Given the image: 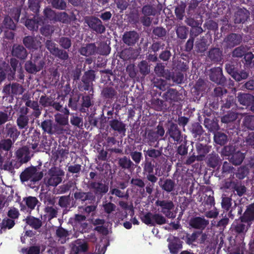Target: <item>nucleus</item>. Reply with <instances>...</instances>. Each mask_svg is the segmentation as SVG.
I'll list each match as a JSON object with an SVG mask.
<instances>
[{
  "instance_id": "nucleus-6",
  "label": "nucleus",
  "mask_w": 254,
  "mask_h": 254,
  "mask_svg": "<svg viewBox=\"0 0 254 254\" xmlns=\"http://www.w3.org/2000/svg\"><path fill=\"white\" fill-rule=\"evenodd\" d=\"M156 204L162 207V212L164 214H165L167 216H170L171 212L169 210L172 209L174 206L171 201H157L156 202Z\"/></svg>"
},
{
  "instance_id": "nucleus-36",
  "label": "nucleus",
  "mask_w": 254,
  "mask_h": 254,
  "mask_svg": "<svg viewBox=\"0 0 254 254\" xmlns=\"http://www.w3.org/2000/svg\"><path fill=\"white\" fill-rule=\"evenodd\" d=\"M17 125L21 128H24L27 124L28 120L24 116H20L17 120Z\"/></svg>"
},
{
  "instance_id": "nucleus-33",
  "label": "nucleus",
  "mask_w": 254,
  "mask_h": 254,
  "mask_svg": "<svg viewBox=\"0 0 254 254\" xmlns=\"http://www.w3.org/2000/svg\"><path fill=\"white\" fill-rule=\"evenodd\" d=\"M52 3L57 8L64 9L66 6L65 2L63 0H52Z\"/></svg>"
},
{
  "instance_id": "nucleus-38",
  "label": "nucleus",
  "mask_w": 254,
  "mask_h": 254,
  "mask_svg": "<svg viewBox=\"0 0 254 254\" xmlns=\"http://www.w3.org/2000/svg\"><path fill=\"white\" fill-rule=\"evenodd\" d=\"M119 163L123 168H127L131 166V162L127 158L124 157L120 159Z\"/></svg>"
},
{
  "instance_id": "nucleus-37",
  "label": "nucleus",
  "mask_w": 254,
  "mask_h": 254,
  "mask_svg": "<svg viewBox=\"0 0 254 254\" xmlns=\"http://www.w3.org/2000/svg\"><path fill=\"white\" fill-rule=\"evenodd\" d=\"M228 41L233 45H236L239 43L240 41V36L235 34H232L228 37Z\"/></svg>"
},
{
  "instance_id": "nucleus-35",
  "label": "nucleus",
  "mask_w": 254,
  "mask_h": 254,
  "mask_svg": "<svg viewBox=\"0 0 254 254\" xmlns=\"http://www.w3.org/2000/svg\"><path fill=\"white\" fill-rule=\"evenodd\" d=\"M55 120L61 125H65L68 123V119L60 114H57L55 116Z\"/></svg>"
},
{
  "instance_id": "nucleus-22",
  "label": "nucleus",
  "mask_w": 254,
  "mask_h": 254,
  "mask_svg": "<svg viewBox=\"0 0 254 254\" xmlns=\"http://www.w3.org/2000/svg\"><path fill=\"white\" fill-rule=\"evenodd\" d=\"M38 17L35 16L34 19H27L25 22V26L30 30H36L38 28V22H36Z\"/></svg>"
},
{
  "instance_id": "nucleus-60",
  "label": "nucleus",
  "mask_w": 254,
  "mask_h": 254,
  "mask_svg": "<svg viewBox=\"0 0 254 254\" xmlns=\"http://www.w3.org/2000/svg\"><path fill=\"white\" fill-rule=\"evenodd\" d=\"M85 219V217L82 215H76L75 220L76 222V225L78 224H81V222L84 221Z\"/></svg>"
},
{
  "instance_id": "nucleus-46",
  "label": "nucleus",
  "mask_w": 254,
  "mask_h": 254,
  "mask_svg": "<svg viewBox=\"0 0 254 254\" xmlns=\"http://www.w3.org/2000/svg\"><path fill=\"white\" fill-rule=\"evenodd\" d=\"M8 215L12 218H16L19 215L18 211L15 208H12L9 210Z\"/></svg>"
},
{
  "instance_id": "nucleus-51",
  "label": "nucleus",
  "mask_w": 254,
  "mask_h": 254,
  "mask_svg": "<svg viewBox=\"0 0 254 254\" xmlns=\"http://www.w3.org/2000/svg\"><path fill=\"white\" fill-rule=\"evenodd\" d=\"M29 8L34 11L35 12H37L38 10L39 5L37 3L33 2V0H29Z\"/></svg>"
},
{
  "instance_id": "nucleus-47",
  "label": "nucleus",
  "mask_w": 254,
  "mask_h": 254,
  "mask_svg": "<svg viewBox=\"0 0 254 254\" xmlns=\"http://www.w3.org/2000/svg\"><path fill=\"white\" fill-rule=\"evenodd\" d=\"M141 154L140 152H134L131 153L132 159L137 163L140 161Z\"/></svg>"
},
{
  "instance_id": "nucleus-4",
  "label": "nucleus",
  "mask_w": 254,
  "mask_h": 254,
  "mask_svg": "<svg viewBox=\"0 0 254 254\" xmlns=\"http://www.w3.org/2000/svg\"><path fill=\"white\" fill-rule=\"evenodd\" d=\"M49 177L48 178L47 183L48 185L55 187L62 181L61 176L63 175L62 171L57 169H52L49 173Z\"/></svg>"
},
{
  "instance_id": "nucleus-54",
  "label": "nucleus",
  "mask_w": 254,
  "mask_h": 254,
  "mask_svg": "<svg viewBox=\"0 0 254 254\" xmlns=\"http://www.w3.org/2000/svg\"><path fill=\"white\" fill-rule=\"evenodd\" d=\"M185 29L184 27H179L177 30V33L178 36L181 38H185L186 36L185 34Z\"/></svg>"
},
{
  "instance_id": "nucleus-23",
  "label": "nucleus",
  "mask_w": 254,
  "mask_h": 254,
  "mask_svg": "<svg viewBox=\"0 0 254 254\" xmlns=\"http://www.w3.org/2000/svg\"><path fill=\"white\" fill-rule=\"evenodd\" d=\"M244 124L248 128L254 130V116H246L244 121Z\"/></svg>"
},
{
  "instance_id": "nucleus-29",
  "label": "nucleus",
  "mask_w": 254,
  "mask_h": 254,
  "mask_svg": "<svg viewBox=\"0 0 254 254\" xmlns=\"http://www.w3.org/2000/svg\"><path fill=\"white\" fill-rule=\"evenodd\" d=\"M3 25L6 28L13 30L15 28V24L9 17H5L3 20Z\"/></svg>"
},
{
  "instance_id": "nucleus-34",
  "label": "nucleus",
  "mask_w": 254,
  "mask_h": 254,
  "mask_svg": "<svg viewBox=\"0 0 254 254\" xmlns=\"http://www.w3.org/2000/svg\"><path fill=\"white\" fill-rule=\"evenodd\" d=\"M42 127L45 131L49 133L52 132V123L50 121H45L42 123Z\"/></svg>"
},
{
  "instance_id": "nucleus-15",
  "label": "nucleus",
  "mask_w": 254,
  "mask_h": 254,
  "mask_svg": "<svg viewBox=\"0 0 254 254\" xmlns=\"http://www.w3.org/2000/svg\"><path fill=\"white\" fill-rule=\"evenodd\" d=\"M17 155L22 162H27L29 157L28 156V149L27 147H23L17 151Z\"/></svg>"
},
{
  "instance_id": "nucleus-26",
  "label": "nucleus",
  "mask_w": 254,
  "mask_h": 254,
  "mask_svg": "<svg viewBox=\"0 0 254 254\" xmlns=\"http://www.w3.org/2000/svg\"><path fill=\"white\" fill-rule=\"evenodd\" d=\"M215 141L219 144H223L227 140V136L221 133H217L214 135Z\"/></svg>"
},
{
  "instance_id": "nucleus-55",
  "label": "nucleus",
  "mask_w": 254,
  "mask_h": 254,
  "mask_svg": "<svg viewBox=\"0 0 254 254\" xmlns=\"http://www.w3.org/2000/svg\"><path fill=\"white\" fill-rule=\"evenodd\" d=\"M244 54V52L240 48L236 49L233 52V55L237 57L242 56Z\"/></svg>"
},
{
  "instance_id": "nucleus-13",
  "label": "nucleus",
  "mask_w": 254,
  "mask_h": 254,
  "mask_svg": "<svg viewBox=\"0 0 254 254\" xmlns=\"http://www.w3.org/2000/svg\"><path fill=\"white\" fill-rule=\"evenodd\" d=\"M43 66V63L40 62L38 65L33 64L31 62H27L25 64L26 70L30 73L37 72L41 70Z\"/></svg>"
},
{
  "instance_id": "nucleus-42",
  "label": "nucleus",
  "mask_w": 254,
  "mask_h": 254,
  "mask_svg": "<svg viewBox=\"0 0 254 254\" xmlns=\"http://www.w3.org/2000/svg\"><path fill=\"white\" fill-rule=\"evenodd\" d=\"M231 205V203L229 198H223L222 200V206L224 209L228 210Z\"/></svg>"
},
{
  "instance_id": "nucleus-56",
  "label": "nucleus",
  "mask_w": 254,
  "mask_h": 254,
  "mask_svg": "<svg viewBox=\"0 0 254 254\" xmlns=\"http://www.w3.org/2000/svg\"><path fill=\"white\" fill-rule=\"evenodd\" d=\"M218 212L216 210H212L207 212L206 214V217L208 218H215L217 216Z\"/></svg>"
},
{
  "instance_id": "nucleus-17",
  "label": "nucleus",
  "mask_w": 254,
  "mask_h": 254,
  "mask_svg": "<svg viewBox=\"0 0 254 254\" xmlns=\"http://www.w3.org/2000/svg\"><path fill=\"white\" fill-rule=\"evenodd\" d=\"M244 158V154L240 152H237L232 155L230 158V161L234 165H239L242 163Z\"/></svg>"
},
{
  "instance_id": "nucleus-5",
  "label": "nucleus",
  "mask_w": 254,
  "mask_h": 254,
  "mask_svg": "<svg viewBox=\"0 0 254 254\" xmlns=\"http://www.w3.org/2000/svg\"><path fill=\"white\" fill-rule=\"evenodd\" d=\"M89 27L98 32L103 33L105 31V27L102 24L100 19L97 18H91L88 21Z\"/></svg>"
},
{
  "instance_id": "nucleus-40",
  "label": "nucleus",
  "mask_w": 254,
  "mask_h": 254,
  "mask_svg": "<svg viewBox=\"0 0 254 254\" xmlns=\"http://www.w3.org/2000/svg\"><path fill=\"white\" fill-rule=\"evenodd\" d=\"M204 155H197L196 156V157H195V156L192 155V156H190V157H189L187 159V160L186 161V164H190L192 163L193 162H194V161L195 160V159H196L198 161L202 160L203 159V158H204Z\"/></svg>"
},
{
  "instance_id": "nucleus-27",
  "label": "nucleus",
  "mask_w": 254,
  "mask_h": 254,
  "mask_svg": "<svg viewBox=\"0 0 254 254\" xmlns=\"http://www.w3.org/2000/svg\"><path fill=\"white\" fill-rule=\"evenodd\" d=\"M112 127L118 131H122L125 129V125L122 122L117 120H114L111 123Z\"/></svg>"
},
{
  "instance_id": "nucleus-1",
  "label": "nucleus",
  "mask_w": 254,
  "mask_h": 254,
  "mask_svg": "<svg viewBox=\"0 0 254 254\" xmlns=\"http://www.w3.org/2000/svg\"><path fill=\"white\" fill-rule=\"evenodd\" d=\"M140 218L142 221L147 225L154 226L156 224L162 225L166 223L165 218L159 214L147 213L142 215Z\"/></svg>"
},
{
  "instance_id": "nucleus-7",
  "label": "nucleus",
  "mask_w": 254,
  "mask_h": 254,
  "mask_svg": "<svg viewBox=\"0 0 254 254\" xmlns=\"http://www.w3.org/2000/svg\"><path fill=\"white\" fill-rule=\"evenodd\" d=\"M138 38L137 34L134 31L129 32L124 34L123 40L124 42L130 45L134 44Z\"/></svg>"
},
{
  "instance_id": "nucleus-21",
  "label": "nucleus",
  "mask_w": 254,
  "mask_h": 254,
  "mask_svg": "<svg viewBox=\"0 0 254 254\" xmlns=\"http://www.w3.org/2000/svg\"><path fill=\"white\" fill-rule=\"evenodd\" d=\"M27 223L35 229L39 228L41 226V222L38 219L29 217L26 219Z\"/></svg>"
},
{
  "instance_id": "nucleus-39",
  "label": "nucleus",
  "mask_w": 254,
  "mask_h": 254,
  "mask_svg": "<svg viewBox=\"0 0 254 254\" xmlns=\"http://www.w3.org/2000/svg\"><path fill=\"white\" fill-rule=\"evenodd\" d=\"M103 207L105 211L108 213H110L112 211H114L116 208V206L111 202L106 203L103 204Z\"/></svg>"
},
{
  "instance_id": "nucleus-61",
  "label": "nucleus",
  "mask_w": 254,
  "mask_h": 254,
  "mask_svg": "<svg viewBox=\"0 0 254 254\" xmlns=\"http://www.w3.org/2000/svg\"><path fill=\"white\" fill-rule=\"evenodd\" d=\"M7 115L3 113H0V125L4 124L7 120Z\"/></svg>"
},
{
  "instance_id": "nucleus-32",
  "label": "nucleus",
  "mask_w": 254,
  "mask_h": 254,
  "mask_svg": "<svg viewBox=\"0 0 254 254\" xmlns=\"http://www.w3.org/2000/svg\"><path fill=\"white\" fill-rule=\"evenodd\" d=\"M22 253L26 254H39L40 249L38 247L33 246L29 248V249H22Z\"/></svg>"
},
{
  "instance_id": "nucleus-41",
  "label": "nucleus",
  "mask_w": 254,
  "mask_h": 254,
  "mask_svg": "<svg viewBox=\"0 0 254 254\" xmlns=\"http://www.w3.org/2000/svg\"><path fill=\"white\" fill-rule=\"evenodd\" d=\"M163 189L167 191H171L174 188V183L171 180H167L163 186Z\"/></svg>"
},
{
  "instance_id": "nucleus-28",
  "label": "nucleus",
  "mask_w": 254,
  "mask_h": 254,
  "mask_svg": "<svg viewBox=\"0 0 254 254\" xmlns=\"http://www.w3.org/2000/svg\"><path fill=\"white\" fill-rule=\"evenodd\" d=\"M46 45L48 49L53 54H58L59 53V50L56 47L55 44L50 41H47Z\"/></svg>"
},
{
  "instance_id": "nucleus-9",
  "label": "nucleus",
  "mask_w": 254,
  "mask_h": 254,
  "mask_svg": "<svg viewBox=\"0 0 254 254\" xmlns=\"http://www.w3.org/2000/svg\"><path fill=\"white\" fill-rule=\"evenodd\" d=\"M208 224V221L204 218L197 217L193 219L190 222V225L195 228H204Z\"/></svg>"
},
{
  "instance_id": "nucleus-24",
  "label": "nucleus",
  "mask_w": 254,
  "mask_h": 254,
  "mask_svg": "<svg viewBox=\"0 0 254 254\" xmlns=\"http://www.w3.org/2000/svg\"><path fill=\"white\" fill-rule=\"evenodd\" d=\"M94 52V46L93 45H88L83 47L80 50V53L86 56L91 55Z\"/></svg>"
},
{
  "instance_id": "nucleus-18",
  "label": "nucleus",
  "mask_w": 254,
  "mask_h": 254,
  "mask_svg": "<svg viewBox=\"0 0 254 254\" xmlns=\"http://www.w3.org/2000/svg\"><path fill=\"white\" fill-rule=\"evenodd\" d=\"M28 208L31 210L33 209L38 203V200L35 197L29 196L23 199Z\"/></svg>"
},
{
  "instance_id": "nucleus-58",
  "label": "nucleus",
  "mask_w": 254,
  "mask_h": 254,
  "mask_svg": "<svg viewBox=\"0 0 254 254\" xmlns=\"http://www.w3.org/2000/svg\"><path fill=\"white\" fill-rule=\"evenodd\" d=\"M68 170L70 172L75 173L78 172L80 170V166L79 165H75L74 166H71L68 168Z\"/></svg>"
},
{
  "instance_id": "nucleus-10",
  "label": "nucleus",
  "mask_w": 254,
  "mask_h": 254,
  "mask_svg": "<svg viewBox=\"0 0 254 254\" xmlns=\"http://www.w3.org/2000/svg\"><path fill=\"white\" fill-rule=\"evenodd\" d=\"M226 69L228 72L237 81H240L247 78L248 73L246 71H241L240 72L233 71L232 69H229L227 67Z\"/></svg>"
},
{
  "instance_id": "nucleus-12",
  "label": "nucleus",
  "mask_w": 254,
  "mask_h": 254,
  "mask_svg": "<svg viewBox=\"0 0 254 254\" xmlns=\"http://www.w3.org/2000/svg\"><path fill=\"white\" fill-rule=\"evenodd\" d=\"M12 55L20 59H24L26 57L25 49L21 46H14Z\"/></svg>"
},
{
  "instance_id": "nucleus-62",
  "label": "nucleus",
  "mask_w": 254,
  "mask_h": 254,
  "mask_svg": "<svg viewBox=\"0 0 254 254\" xmlns=\"http://www.w3.org/2000/svg\"><path fill=\"white\" fill-rule=\"evenodd\" d=\"M170 56V53L169 51H164L160 55V58L164 61H167Z\"/></svg>"
},
{
  "instance_id": "nucleus-50",
  "label": "nucleus",
  "mask_w": 254,
  "mask_h": 254,
  "mask_svg": "<svg viewBox=\"0 0 254 254\" xmlns=\"http://www.w3.org/2000/svg\"><path fill=\"white\" fill-rule=\"evenodd\" d=\"M140 69L143 74H147L149 72V68L146 65V62H142L140 65Z\"/></svg>"
},
{
  "instance_id": "nucleus-44",
  "label": "nucleus",
  "mask_w": 254,
  "mask_h": 254,
  "mask_svg": "<svg viewBox=\"0 0 254 254\" xmlns=\"http://www.w3.org/2000/svg\"><path fill=\"white\" fill-rule=\"evenodd\" d=\"M235 228L236 231L238 233H243L244 232H246L248 229V227L246 226L245 225L242 223H240L237 225L236 226H235Z\"/></svg>"
},
{
  "instance_id": "nucleus-19",
  "label": "nucleus",
  "mask_w": 254,
  "mask_h": 254,
  "mask_svg": "<svg viewBox=\"0 0 254 254\" xmlns=\"http://www.w3.org/2000/svg\"><path fill=\"white\" fill-rule=\"evenodd\" d=\"M222 69L218 67L211 69V74L210 75V77L211 80L214 82H217L218 79L221 76Z\"/></svg>"
},
{
  "instance_id": "nucleus-45",
  "label": "nucleus",
  "mask_w": 254,
  "mask_h": 254,
  "mask_svg": "<svg viewBox=\"0 0 254 254\" xmlns=\"http://www.w3.org/2000/svg\"><path fill=\"white\" fill-rule=\"evenodd\" d=\"M146 154L149 157L155 158L160 155L161 153L159 150L151 149L147 151Z\"/></svg>"
},
{
  "instance_id": "nucleus-63",
  "label": "nucleus",
  "mask_w": 254,
  "mask_h": 254,
  "mask_svg": "<svg viewBox=\"0 0 254 254\" xmlns=\"http://www.w3.org/2000/svg\"><path fill=\"white\" fill-rule=\"evenodd\" d=\"M164 71V67L161 64H157L155 68V71L159 75H162Z\"/></svg>"
},
{
  "instance_id": "nucleus-2",
  "label": "nucleus",
  "mask_w": 254,
  "mask_h": 254,
  "mask_svg": "<svg viewBox=\"0 0 254 254\" xmlns=\"http://www.w3.org/2000/svg\"><path fill=\"white\" fill-rule=\"evenodd\" d=\"M42 177V174L41 172H37L35 168L32 167L25 170L20 175L22 181H30L36 182L41 179Z\"/></svg>"
},
{
  "instance_id": "nucleus-30",
  "label": "nucleus",
  "mask_w": 254,
  "mask_h": 254,
  "mask_svg": "<svg viewBox=\"0 0 254 254\" xmlns=\"http://www.w3.org/2000/svg\"><path fill=\"white\" fill-rule=\"evenodd\" d=\"M12 142L10 139H7L2 140L0 143L1 149L8 151L11 148Z\"/></svg>"
},
{
  "instance_id": "nucleus-8",
  "label": "nucleus",
  "mask_w": 254,
  "mask_h": 254,
  "mask_svg": "<svg viewBox=\"0 0 254 254\" xmlns=\"http://www.w3.org/2000/svg\"><path fill=\"white\" fill-rule=\"evenodd\" d=\"M238 98L241 104L244 106H249L254 102V96L251 94H241Z\"/></svg>"
},
{
  "instance_id": "nucleus-49",
  "label": "nucleus",
  "mask_w": 254,
  "mask_h": 254,
  "mask_svg": "<svg viewBox=\"0 0 254 254\" xmlns=\"http://www.w3.org/2000/svg\"><path fill=\"white\" fill-rule=\"evenodd\" d=\"M142 12L145 15L154 14L153 9L150 6H145L143 7Z\"/></svg>"
},
{
  "instance_id": "nucleus-43",
  "label": "nucleus",
  "mask_w": 254,
  "mask_h": 254,
  "mask_svg": "<svg viewBox=\"0 0 254 254\" xmlns=\"http://www.w3.org/2000/svg\"><path fill=\"white\" fill-rule=\"evenodd\" d=\"M60 44L65 49L68 48L71 45L70 40L66 38H62L60 40Z\"/></svg>"
},
{
  "instance_id": "nucleus-64",
  "label": "nucleus",
  "mask_w": 254,
  "mask_h": 254,
  "mask_svg": "<svg viewBox=\"0 0 254 254\" xmlns=\"http://www.w3.org/2000/svg\"><path fill=\"white\" fill-rule=\"evenodd\" d=\"M246 87L249 90L254 89V80H250L245 84Z\"/></svg>"
},
{
  "instance_id": "nucleus-20",
  "label": "nucleus",
  "mask_w": 254,
  "mask_h": 254,
  "mask_svg": "<svg viewBox=\"0 0 254 254\" xmlns=\"http://www.w3.org/2000/svg\"><path fill=\"white\" fill-rule=\"evenodd\" d=\"M23 43L25 46L28 48L36 49L37 47L40 46L38 42L37 43V45L35 44L33 38L30 36L25 37L23 40Z\"/></svg>"
},
{
  "instance_id": "nucleus-53",
  "label": "nucleus",
  "mask_w": 254,
  "mask_h": 254,
  "mask_svg": "<svg viewBox=\"0 0 254 254\" xmlns=\"http://www.w3.org/2000/svg\"><path fill=\"white\" fill-rule=\"evenodd\" d=\"M75 197L76 198H81L82 200H85L87 199L88 194L84 192H79L75 193Z\"/></svg>"
},
{
  "instance_id": "nucleus-11",
  "label": "nucleus",
  "mask_w": 254,
  "mask_h": 254,
  "mask_svg": "<svg viewBox=\"0 0 254 254\" xmlns=\"http://www.w3.org/2000/svg\"><path fill=\"white\" fill-rule=\"evenodd\" d=\"M169 248L171 253L175 254L182 248V245L178 239L173 238V241L169 245Z\"/></svg>"
},
{
  "instance_id": "nucleus-25",
  "label": "nucleus",
  "mask_w": 254,
  "mask_h": 254,
  "mask_svg": "<svg viewBox=\"0 0 254 254\" xmlns=\"http://www.w3.org/2000/svg\"><path fill=\"white\" fill-rule=\"evenodd\" d=\"M57 234L60 238L61 243H64L66 240V238L68 236V232L63 228H59L57 231Z\"/></svg>"
},
{
  "instance_id": "nucleus-3",
  "label": "nucleus",
  "mask_w": 254,
  "mask_h": 254,
  "mask_svg": "<svg viewBox=\"0 0 254 254\" xmlns=\"http://www.w3.org/2000/svg\"><path fill=\"white\" fill-rule=\"evenodd\" d=\"M89 246L86 242L78 239L71 244L70 254H87Z\"/></svg>"
},
{
  "instance_id": "nucleus-14",
  "label": "nucleus",
  "mask_w": 254,
  "mask_h": 254,
  "mask_svg": "<svg viewBox=\"0 0 254 254\" xmlns=\"http://www.w3.org/2000/svg\"><path fill=\"white\" fill-rule=\"evenodd\" d=\"M7 134L14 142L19 135V132L17 130L15 127L11 125H7L6 126Z\"/></svg>"
},
{
  "instance_id": "nucleus-52",
  "label": "nucleus",
  "mask_w": 254,
  "mask_h": 254,
  "mask_svg": "<svg viewBox=\"0 0 254 254\" xmlns=\"http://www.w3.org/2000/svg\"><path fill=\"white\" fill-rule=\"evenodd\" d=\"M71 124L76 126H79L81 123L80 118L77 117H73L70 120Z\"/></svg>"
},
{
  "instance_id": "nucleus-31",
  "label": "nucleus",
  "mask_w": 254,
  "mask_h": 254,
  "mask_svg": "<svg viewBox=\"0 0 254 254\" xmlns=\"http://www.w3.org/2000/svg\"><path fill=\"white\" fill-rule=\"evenodd\" d=\"M237 118V115L234 113H231L222 118V122L223 123H228L232 122L236 120Z\"/></svg>"
},
{
  "instance_id": "nucleus-16",
  "label": "nucleus",
  "mask_w": 254,
  "mask_h": 254,
  "mask_svg": "<svg viewBox=\"0 0 254 254\" xmlns=\"http://www.w3.org/2000/svg\"><path fill=\"white\" fill-rule=\"evenodd\" d=\"M254 219V204L250 205L244 213L243 220L249 221Z\"/></svg>"
},
{
  "instance_id": "nucleus-59",
  "label": "nucleus",
  "mask_w": 254,
  "mask_h": 254,
  "mask_svg": "<svg viewBox=\"0 0 254 254\" xmlns=\"http://www.w3.org/2000/svg\"><path fill=\"white\" fill-rule=\"evenodd\" d=\"M98 190L100 192L106 193L108 190V187L103 184H99Z\"/></svg>"
},
{
  "instance_id": "nucleus-48",
  "label": "nucleus",
  "mask_w": 254,
  "mask_h": 254,
  "mask_svg": "<svg viewBox=\"0 0 254 254\" xmlns=\"http://www.w3.org/2000/svg\"><path fill=\"white\" fill-rule=\"evenodd\" d=\"M3 225L5 227L10 229L14 226V221L11 219L4 220Z\"/></svg>"
},
{
  "instance_id": "nucleus-57",
  "label": "nucleus",
  "mask_w": 254,
  "mask_h": 254,
  "mask_svg": "<svg viewBox=\"0 0 254 254\" xmlns=\"http://www.w3.org/2000/svg\"><path fill=\"white\" fill-rule=\"evenodd\" d=\"M153 32L155 35H157L158 36H162L165 34V30L160 27L155 28Z\"/></svg>"
}]
</instances>
